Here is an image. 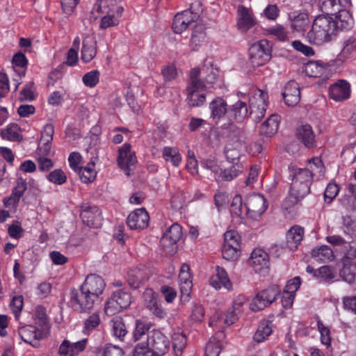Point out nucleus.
Masks as SVG:
<instances>
[{
	"mask_svg": "<svg viewBox=\"0 0 356 356\" xmlns=\"http://www.w3.org/2000/svg\"><path fill=\"white\" fill-rule=\"evenodd\" d=\"M270 48L268 41L261 40L252 45L249 50L250 63L253 67L264 65L270 58Z\"/></svg>",
	"mask_w": 356,
	"mask_h": 356,
	"instance_id": "6e6552de",
	"label": "nucleus"
},
{
	"mask_svg": "<svg viewBox=\"0 0 356 356\" xmlns=\"http://www.w3.org/2000/svg\"><path fill=\"white\" fill-rule=\"evenodd\" d=\"M224 239L225 245H230V246L241 248V237L238 233L234 230L227 231L224 234Z\"/></svg>",
	"mask_w": 356,
	"mask_h": 356,
	"instance_id": "4d7b16f0",
	"label": "nucleus"
},
{
	"mask_svg": "<svg viewBox=\"0 0 356 356\" xmlns=\"http://www.w3.org/2000/svg\"><path fill=\"white\" fill-rule=\"evenodd\" d=\"M80 216L83 223L89 227L97 228L102 225L101 212L95 206L84 209Z\"/></svg>",
	"mask_w": 356,
	"mask_h": 356,
	"instance_id": "6ab92c4d",
	"label": "nucleus"
},
{
	"mask_svg": "<svg viewBox=\"0 0 356 356\" xmlns=\"http://www.w3.org/2000/svg\"><path fill=\"white\" fill-rule=\"evenodd\" d=\"M339 191V187L337 184L334 183L328 184L324 192L325 201L327 203H330L337 195Z\"/></svg>",
	"mask_w": 356,
	"mask_h": 356,
	"instance_id": "e2e57ef3",
	"label": "nucleus"
},
{
	"mask_svg": "<svg viewBox=\"0 0 356 356\" xmlns=\"http://www.w3.org/2000/svg\"><path fill=\"white\" fill-rule=\"evenodd\" d=\"M297 136L305 147L310 148L315 145V135L309 124H303L298 127Z\"/></svg>",
	"mask_w": 356,
	"mask_h": 356,
	"instance_id": "c85d7f7f",
	"label": "nucleus"
},
{
	"mask_svg": "<svg viewBox=\"0 0 356 356\" xmlns=\"http://www.w3.org/2000/svg\"><path fill=\"white\" fill-rule=\"evenodd\" d=\"M350 2L348 0H320L319 6L325 15H334Z\"/></svg>",
	"mask_w": 356,
	"mask_h": 356,
	"instance_id": "4be33fe9",
	"label": "nucleus"
},
{
	"mask_svg": "<svg viewBox=\"0 0 356 356\" xmlns=\"http://www.w3.org/2000/svg\"><path fill=\"white\" fill-rule=\"evenodd\" d=\"M279 293L280 289L277 285L270 286L257 294L250 304V309L254 312L264 309L275 300Z\"/></svg>",
	"mask_w": 356,
	"mask_h": 356,
	"instance_id": "0eeeda50",
	"label": "nucleus"
},
{
	"mask_svg": "<svg viewBox=\"0 0 356 356\" xmlns=\"http://www.w3.org/2000/svg\"><path fill=\"white\" fill-rule=\"evenodd\" d=\"M101 323L100 316L98 312H94L88 316L83 323V332L85 334H90L96 330Z\"/></svg>",
	"mask_w": 356,
	"mask_h": 356,
	"instance_id": "ea45409f",
	"label": "nucleus"
},
{
	"mask_svg": "<svg viewBox=\"0 0 356 356\" xmlns=\"http://www.w3.org/2000/svg\"><path fill=\"white\" fill-rule=\"evenodd\" d=\"M315 277L320 282H327L334 278V273L330 266H323L315 271Z\"/></svg>",
	"mask_w": 356,
	"mask_h": 356,
	"instance_id": "603ef678",
	"label": "nucleus"
},
{
	"mask_svg": "<svg viewBox=\"0 0 356 356\" xmlns=\"http://www.w3.org/2000/svg\"><path fill=\"white\" fill-rule=\"evenodd\" d=\"M181 227L177 223H174L163 234L161 243L163 245H174L181 238Z\"/></svg>",
	"mask_w": 356,
	"mask_h": 356,
	"instance_id": "c756f323",
	"label": "nucleus"
},
{
	"mask_svg": "<svg viewBox=\"0 0 356 356\" xmlns=\"http://www.w3.org/2000/svg\"><path fill=\"white\" fill-rule=\"evenodd\" d=\"M237 319V313H234V310L228 309L224 314L213 316L209 321V325L223 328L225 326L234 323Z\"/></svg>",
	"mask_w": 356,
	"mask_h": 356,
	"instance_id": "412c9836",
	"label": "nucleus"
},
{
	"mask_svg": "<svg viewBox=\"0 0 356 356\" xmlns=\"http://www.w3.org/2000/svg\"><path fill=\"white\" fill-rule=\"evenodd\" d=\"M18 334L20 338L26 343L32 344L33 341L40 338L36 328L32 325H26L19 328Z\"/></svg>",
	"mask_w": 356,
	"mask_h": 356,
	"instance_id": "4c0bfd02",
	"label": "nucleus"
},
{
	"mask_svg": "<svg viewBox=\"0 0 356 356\" xmlns=\"http://www.w3.org/2000/svg\"><path fill=\"white\" fill-rule=\"evenodd\" d=\"M289 177L292 181L289 199L292 204H295L309 193L312 177L307 168H296L294 166H289Z\"/></svg>",
	"mask_w": 356,
	"mask_h": 356,
	"instance_id": "f03ea898",
	"label": "nucleus"
},
{
	"mask_svg": "<svg viewBox=\"0 0 356 356\" xmlns=\"http://www.w3.org/2000/svg\"><path fill=\"white\" fill-rule=\"evenodd\" d=\"M220 351V343L210 341L205 347V356H219Z\"/></svg>",
	"mask_w": 356,
	"mask_h": 356,
	"instance_id": "774afa93",
	"label": "nucleus"
},
{
	"mask_svg": "<svg viewBox=\"0 0 356 356\" xmlns=\"http://www.w3.org/2000/svg\"><path fill=\"white\" fill-rule=\"evenodd\" d=\"M211 284L216 289L224 286L228 290L232 289V284L225 270L220 266L216 267V275L211 278Z\"/></svg>",
	"mask_w": 356,
	"mask_h": 356,
	"instance_id": "bb28decb",
	"label": "nucleus"
},
{
	"mask_svg": "<svg viewBox=\"0 0 356 356\" xmlns=\"http://www.w3.org/2000/svg\"><path fill=\"white\" fill-rule=\"evenodd\" d=\"M149 327L141 320H136L133 332V340L136 342L145 338Z\"/></svg>",
	"mask_w": 356,
	"mask_h": 356,
	"instance_id": "864d4df0",
	"label": "nucleus"
},
{
	"mask_svg": "<svg viewBox=\"0 0 356 356\" xmlns=\"http://www.w3.org/2000/svg\"><path fill=\"white\" fill-rule=\"evenodd\" d=\"M97 54V41L92 35H87L83 40L81 60L85 63L91 61Z\"/></svg>",
	"mask_w": 356,
	"mask_h": 356,
	"instance_id": "aec40b11",
	"label": "nucleus"
},
{
	"mask_svg": "<svg viewBox=\"0 0 356 356\" xmlns=\"http://www.w3.org/2000/svg\"><path fill=\"white\" fill-rule=\"evenodd\" d=\"M280 117L277 115H271L260 127L259 133L268 137H271L277 131Z\"/></svg>",
	"mask_w": 356,
	"mask_h": 356,
	"instance_id": "7c9ffc66",
	"label": "nucleus"
},
{
	"mask_svg": "<svg viewBox=\"0 0 356 356\" xmlns=\"http://www.w3.org/2000/svg\"><path fill=\"white\" fill-rule=\"evenodd\" d=\"M312 257L317 261L325 263L331 261L334 258L332 250L326 245H323L313 249Z\"/></svg>",
	"mask_w": 356,
	"mask_h": 356,
	"instance_id": "473e14b6",
	"label": "nucleus"
},
{
	"mask_svg": "<svg viewBox=\"0 0 356 356\" xmlns=\"http://www.w3.org/2000/svg\"><path fill=\"white\" fill-rule=\"evenodd\" d=\"M304 229L300 226H293L286 233V247L291 251H294L302 240Z\"/></svg>",
	"mask_w": 356,
	"mask_h": 356,
	"instance_id": "a878e982",
	"label": "nucleus"
},
{
	"mask_svg": "<svg viewBox=\"0 0 356 356\" xmlns=\"http://www.w3.org/2000/svg\"><path fill=\"white\" fill-rule=\"evenodd\" d=\"M237 14L236 26L241 32L248 31L255 24V19L251 9L243 6H239L237 9Z\"/></svg>",
	"mask_w": 356,
	"mask_h": 356,
	"instance_id": "f3484780",
	"label": "nucleus"
},
{
	"mask_svg": "<svg viewBox=\"0 0 356 356\" xmlns=\"http://www.w3.org/2000/svg\"><path fill=\"white\" fill-rule=\"evenodd\" d=\"M179 280L182 295L189 296L192 289V280L190 273H179Z\"/></svg>",
	"mask_w": 356,
	"mask_h": 356,
	"instance_id": "09e8293b",
	"label": "nucleus"
},
{
	"mask_svg": "<svg viewBox=\"0 0 356 356\" xmlns=\"http://www.w3.org/2000/svg\"><path fill=\"white\" fill-rule=\"evenodd\" d=\"M241 166L233 165L220 171V177L222 180L229 181L236 178L242 172Z\"/></svg>",
	"mask_w": 356,
	"mask_h": 356,
	"instance_id": "bf43d9fd",
	"label": "nucleus"
},
{
	"mask_svg": "<svg viewBox=\"0 0 356 356\" xmlns=\"http://www.w3.org/2000/svg\"><path fill=\"white\" fill-rule=\"evenodd\" d=\"M148 346L156 355H163L170 346L169 339L161 331L152 330L147 337Z\"/></svg>",
	"mask_w": 356,
	"mask_h": 356,
	"instance_id": "9d476101",
	"label": "nucleus"
},
{
	"mask_svg": "<svg viewBox=\"0 0 356 356\" xmlns=\"http://www.w3.org/2000/svg\"><path fill=\"white\" fill-rule=\"evenodd\" d=\"M272 332L271 323L268 321H263L260 323L253 339L257 343H261L272 334Z\"/></svg>",
	"mask_w": 356,
	"mask_h": 356,
	"instance_id": "58836bf2",
	"label": "nucleus"
},
{
	"mask_svg": "<svg viewBox=\"0 0 356 356\" xmlns=\"http://www.w3.org/2000/svg\"><path fill=\"white\" fill-rule=\"evenodd\" d=\"M2 138L10 141H17L22 139L20 129L17 124H10L1 132Z\"/></svg>",
	"mask_w": 356,
	"mask_h": 356,
	"instance_id": "de8ad7c7",
	"label": "nucleus"
},
{
	"mask_svg": "<svg viewBox=\"0 0 356 356\" xmlns=\"http://www.w3.org/2000/svg\"><path fill=\"white\" fill-rule=\"evenodd\" d=\"M81 286L86 290L88 293L92 294L98 299L104 291L106 283L101 276L96 274H90L86 277Z\"/></svg>",
	"mask_w": 356,
	"mask_h": 356,
	"instance_id": "ddd939ff",
	"label": "nucleus"
},
{
	"mask_svg": "<svg viewBox=\"0 0 356 356\" xmlns=\"http://www.w3.org/2000/svg\"><path fill=\"white\" fill-rule=\"evenodd\" d=\"M124 353L122 348L117 346L106 344L104 347L99 349L98 356H123Z\"/></svg>",
	"mask_w": 356,
	"mask_h": 356,
	"instance_id": "6e6d98bb",
	"label": "nucleus"
},
{
	"mask_svg": "<svg viewBox=\"0 0 356 356\" xmlns=\"http://www.w3.org/2000/svg\"><path fill=\"white\" fill-rule=\"evenodd\" d=\"M350 95V86L346 80H339L329 87V97L336 102L348 99Z\"/></svg>",
	"mask_w": 356,
	"mask_h": 356,
	"instance_id": "4468645a",
	"label": "nucleus"
},
{
	"mask_svg": "<svg viewBox=\"0 0 356 356\" xmlns=\"http://www.w3.org/2000/svg\"><path fill=\"white\" fill-rule=\"evenodd\" d=\"M334 19L331 16L319 15L313 21L307 38L309 43L321 46L330 42L337 35Z\"/></svg>",
	"mask_w": 356,
	"mask_h": 356,
	"instance_id": "f257e3e1",
	"label": "nucleus"
},
{
	"mask_svg": "<svg viewBox=\"0 0 356 356\" xmlns=\"http://www.w3.org/2000/svg\"><path fill=\"white\" fill-rule=\"evenodd\" d=\"M355 259H356V246L349 244L348 247L344 250L342 258L343 263L349 264Z\"/></svg>",
	"mask_w": 356,
	"mask_h": 356,
	"instance_id": "338daca9",
	"label": "nucleus"
},
{
	"mask_svg": "<svg viewBox=\"0 0 356 356\" xmlns=\"http://www.w3.org/2000/svg\"><path fill=\"white\" fill-rule=\"evenodd\" d=\"M199 68H193L191 71L190 80L186 88V102L189 107H198L205 102L204 89L205 83L200 79Z\"/></svg>",
	"mask_w": 356,
	"mask_h": 356,
	"instance_id": "7ed1b4c3",
	"label": "nucleus"
},
{
	"mask_svg": "<svg viewBox=\"0 0 356 356\" xmlns=\"http://www.w3.org/2000/svg\"><path fill=\"white\" fill-rule=\"evenodd\" d=\"M145 268H136L129 271L127 277L129 286L133 289H138L148 279Z\"/></svg>",
	"mask_w": 356,
	"mask_h": 356,
	"instance_id": "393cba45",
	"label": "nucleus"
},
{
	"mask_svg": "<svg viewBox=\"0 0 356 356\" xmlns=\"http://www.w3.org/2000/svg\"><path fill=\"white\" fill-rule=\"evenodd\" d=\"M118 165L126 171L127 175H129L130 167L137 162L135 152L131 150V146L129 143H124L118 149L117 158Z\"/></svg>",
	"mask_w": 356,
	"mask_h": 356,
	"instance_id": "9b49d317",
	"label": "nucleus"
},
{
	"mask_svg": "<svg viewBox=\"0 0 356 356\" xmlns=\"http://www.w3.org/2000/svg\"><path fill=\"white\" fill-rule=\"evenodd\" d=\"M123 10L122 7H117L115 13L103 15L99 28L101 29H106L109 27L117 26L119 24V19L121 17Z\"/></svg>",
	"mask_w": 356,
	"mask_h": 356,
	"instance_id": "f704fd0d",
	"label": "nucleus"
},
{
	"mask_svg": "<svg viewBox=\"0 0 356 356\" xmlns=\"http://www.w3.org/2000/svg\"><path fill=\"white\" fill-rule=\"evenodd\" d=\"M120 7L117 5L115 0H98L93 6L91 13L95 12L101 15H106L115 13L116 8Z\"/></svg>",
	"mask_w": 356,
	"mask_h": 356,
	"instance_id": "72a5a7b5",
	"label": "nucleus"
},
{
	"mask_svg": "<svg viewBox=\"0 0 356 356\" xmlns=\"http://www.w3.org/2000/svg\"><path fill=\"white\" fill-rule=\"evenodd\" d=\"M268 95L258 88L252 90L249 99L250 115L255 122H259L265 115L268 106Z\"/></svg>",
	"mask_w": 356,
	"mask_h": 356,
	"instance_id": "39448f33",
	"label": "nucleus"
},
{
	"mask_svg": "<svg viewBox=\"0 0 356 356\" xmlns=\"http://www.w3.org/2000/svg\"><path fill=\"white\" fill-rule=\"evenodd\" d=\"M47 180L56 185H62L67 181V176L61 169H56L46 176Z\"/></svg>",
	"mask_w": 356,
	"mask_h": 356,
	"instance_id": "3c124183",
	"label": "nucleus"
},
{
	"mask_svg": "<svg viewBox=\"0 0 356 356\" xmlns=\"http://www.w3.org/2000/svg\"><path fill=\"white\" fill-rule=\"evenodd\" d=\"M98 299L81 286L79 290L71 291L70 304L74 310L84 313L90 311Z\"/></svg>",
	"mask_w": 356,
	"mask_h": 356,
	"instance_id": "423d86ee",
	"label": "nucleus"
},
{
	"mask_svg": "<svg viewBox=\"0 0 356 356\" xmlns=\"http://www.w3.org/2000/svg\"><path fill=\"white\" fill-rule=\"evenodd\" d=\"M232 112L233 113L235 119L237 121L241 122L248 117V108L245 102L238 101L232 106Z\"/></svg>",
	"mask_w": 356,
	"mask_h": 356,
	"instance_id": "49530a36",
	"label": "nucleus"
},
{
	"mask_svg": "<svg viewBox=\"0 0 356 356\" xmlns=\"http://www.w3.org/2000/svg\"><path fill=\"white\" fill-rule=\"evenodd\" d=\"M250 264L254 270L263 275L268 273L269 269V257L268 254L261 249H255L252 251Z\"/></svg>",
	"mask_w": 356,
	"mask_h": 356,
	"instance_id": "f8f14e48",
	"label": "nucleus"
},
{
	"mask_svg": "<svg viewBox=\"0 0 356 356\" xmlns=\"http://www.w3.org/2000/svg\"><path fill=\"white\" fill-rule=\"evenodd\" d=\"M95 162L90 161L85 167H80L78 172L81 180L83 183H88L93 181L96 177V171L95 170Z\"/></svg>",
	"mask_w": 356,
	"mask_h": 356,
	"instance_id": "79ce46f5",
	"label": "nucleus"
},
{
	"mask_svg": "<svg viewBox=\"0 0 356 356\" xmlns=\"http://www.w3.org/2000/svg\"><path fill=\"white\" fill-rule=\"evenodd\" d=\"M191 22V13L187 10L183 11L174 17L172 29L175 33H181L188 28Z\"/></svg>",
	"mask_w": 356,
	"mask_h": 356,
	"instance_id": "cd10ccee",
	"label": "nucleus"
},
{
	"mask_svg": "<svg viewBox=\"0 0 356 356\" xmlns=\"http://www.w3.org/2000/svg\"><path fill=\"white\" fill-rule=\"evenodd\" d=\"M222 254L224 259L228 261L236 260L240 256V249L230 246V245H223Z\"/></svg>",
	"mask_w": 356,
	"mask_h": 356,
	"instance_id": "052dcab7",
	"label": "nucleus"
},
{
	"mask_svg": "<svg viewBox=\"0 0 356 356\" xmlns=\"http://www.w3.org/2000/svg\"><path fill=\"white\" fill-rule=\"evenodd\" d=\"M209 108L211 111L212 119L218 122L227 113V103L223 99L218 97L210 103Z\"/></svg>",
	"mask_w": 356,
	"mask_h": 356,
	"instance_id": "2f4dec72",
	"label": "nucleus"
},
{
	"mask_svg": "<svg viewBox=\"0 0 356 356\" xmlns=\"http://www.w3.org/2000/svg\"><path fill=\"white\" fill-rule=\"evenodd\" d=\"M163 157L166 161H170L173 165L177 167L179 165L181 157L178 151L175 147H165L163 149Z\"/></svg>",
	"mask_w": 356,
	"mask_h": 356,
	"instance_id": "c03bdc74",
	"label": "nucleus"
},
{
	"mask_svg": "<svg viewBox=\"0 0 356 356\" xmlns=\"http://www.w3.org/2000/svg\"><path fill=\"white\" fill-rule=\"evenodd\" d=\"M186 344V337L180 333L174 334L172 336V346L176 352L181 353Z\"/></svg>",
	"mask_w": 356,
	"mask_h": 356,
	"instance_id": "0e129e2a",
	"label": "nucleus"
},
{
	"mask_svg": "<svg viewBox=\"0 0 356 356\" xmlns=\"http://www.w3.org/2000/svg\"><path fill=\"white\" fill-rule=\"evenodd\" d=\"M131 303V294L124 289H119L113 291L108 298L105 303L104 311L106 315L113 316L129 307Z\"/></svg>",
	"mask_w": 356,
	"mask_h": 356,
	"instance_id": "20e7f679",
	"label": "nucleus"
},
{
	"mask_svg": "<svg viewBox=\"0 0 356 356\" xmlns=\"http://www.w3.org/2000/svg\"><path fill=\"white\" fill-rule=\"evenodd\" d=\"M334 22L337 32L338 29L341 31L350 29L354 24L352 15L345 8H342L335 15Z\"/></svg>",
	"mask_w": 356,
	"mask_h": 356,
	"instance_id": "b1692460",
	"label": "nucleus"
},
{
	"mask_svg": "<svg viewBox=\"0 0 356 356\" xmlns=\"http://www.w3.org/2000/svg\"><path fill=\"white\" fill-rule=\"evenodd\" d=\"M290 27L293 31H304L309 24V15L306 13L293 12L289 14Z\"/></svg>",
	"mask_w": 356,
	"mask_h": 356,
	"instance_id": "5701e85b",
	"label": "nucleus"
},
{
	"mask_svg": "<svg viewBox=\"0 0 356 356\" xmlns=\"http://www.w3.org/2000/svg\"><path fill=\"white\" fill-rule=\"evenodd\" d=\"M200 76L203 75L204 81L207 83H213L218 76V70L215 68L211 62H205L201 69Z\"/></svg>",
	"mask_w": 356,
	"mask_h": 356,
	"instance_id": "a19ab883",
	"label": "nucleus"
},
{
	"mask_svg": "<svg viewBox=\"0 0 356 356\" xmlns=\"http://www.w3.org/2000/svg\"><path fill=\"white\" fill-rule=\"evenodd\" d=\"M282 96L285 104L289 106H295L300 100L299 85L294 81H289L284 86Z\"/></svg>",
	"mask_w": 356,
	"mask_h": 356,
	"instance_id": "a211bd4d",
	"label": "nucleus"
},
{
	"mask_svg": "<svg viewBox=\"0 0 356 356\" xmlns=\"http://www.w3.org/2000/svg\"><path fill=\"white\" fill-rule=\"evenodd\" d=\"M35 83L33 81H30L27 83L23 90L19 93V99L23 101H29L31 102L34 99L35 95H34V88Z\"/></svg>",
	"mask_w": 356,
	"mask_h": 356,
	"instance_id": "680f3d73",
	"label": "nucleus"
},
{
	"mask_svg": "<svg viewBox=\"0 0 356 356\" xmlns=\"http://www.w3.org/2000/svg\"><path fill=\"white\" fill-rule=\"evenodd\" d=\"M54 133V126L51 124H46L41 132L40 143H51Z\"/></svg>",
	"mask_w": 356,
	"mask_h": 356,
	"instance_id": "69168bd1",
	"label": "nucleus"
},
{
	"mask_svg": "<svg viewBox=\"0 0 356 356\" xmlns=\"http://www.w3.org/2000/svg\"><path fill=\"white\" fill-rule=\"evenodd\" d=\"M307 170H309L312 179L316 177L320 179L323 177L325 173V167L321 159L314 157L308 161Z\"/></svg>",
	"mask_w": 356,
	"mask_h": 356,
	"instance_id": "e433bc0d",
	"label": "nucleus"
},
{
	"mask_svg": "<svg viewBox=\"0 0 356 356\" xmlns=\"http://www.w3.org/2000/svg\"><path fill=\"white\" fill-rule=\"evenodd\" d=\"M245 206L248 216L254 220L259 218L268 208L266 198L258 193L249 195L246 198Z\"/></svg>",
	"mask_w": 356,
	"mask_h": 356,
	"instance_id": "1a4fd4ad",
	"label": "nucleus"
},
{
	"mask_svg": "<svg viewBox=\"0 0 356 356\" xmlns=\"http://www.w3.org/2000/svg\"><path fill=\"white\" fill-rule=\"evenodd\" d=\"M144 302L145 307L150 310L154 306H156L160 302L159 300L158 294L152 289H146L143 293Z\"/></svg>",
	"mask_w": 356,
	"mask_h": 356,
	"instance_id": "5fc2aeb1",
	"label": "nucleus"
},
{
	"mask_svg": "<svg viewBox=\"0 0 356 356\" xmlns=\"http://www.w3.org/2000/svg\"><path fill=\"white\" fill-rule=\"evenodd\" d=\"M88 343L87 339L72 343L65 339L59 346L58 353L60 356H76L83 351Z\"/></svg>",
	"mask_w": 356,
	"mask_h": 356,
	"instance_id": "dca6fc26",
	"label": "nucleus"
},
{
	"mask_svg": "<svg viewBox=\"0 0 356 356\" xmlns=\"http://www.w3.org/2000/svg\"><path fill=\"white\" fill-rule=\"evenodd\" d=\"M325 70V67L318 62H309L305 69L306 74L311 77H320Z\"/></svg>",
	"mask_w": 356,
	"mask_h": 356,
	"instance_id": "8fccbe9b",
	"label": "nucleus"
},
{
	"mask_svg": "<svg viewBox=\"0 0 356 356\" xmlns=\"http://www.w3.org/2000/svg\"><path fill=\"white\" fill-rule=\"evenodd\" d=\"M110 323L113 336L120 341H124L128 331L122 318L119 316L115 317Z\"/></svg>",
	"mask_w": 356,
	"mask_h": 356,
	"instance_id": "c9c22d12",
	"label": "nucleus"
},
{
	"mask_svg": "<svg viewBox=\"0 0 356 356\" xmlns=\"http://www.w3.org/2000/svg\"><path fill=\"white\" fill-rule=\"evenodd\" d=\"M341 229L345 235L348 236L352 240H356V222L350 216L342 218Z\"/></svg>",
	"mask_w": 356,
	"mask_h": 356,
	"instance_id": "a18cd8bd",
	"label": "nucleus"
},
{
	"mask_svg": "<svg viewBox=\"0 0 356 356\" xmlns=\"http://www.w3.org/2000/svg\"><path fill=\"white\" fill-rule=\"evenodd\" d=\"M99 76V71L94 70L85 74L82 77V81L86 86L93 88L98 83Z\"/></svg>",
	"mask_w": 356,
	"mask_h": 356,
	"instance_id": "13d9d810",
	"label": "nucleus"
},
{
	"mask_svg": "<svg viewBox=\"0 0 356 356\" xmlns=\"http://www.w3.org/2000/svg\"><path fill=\"white\" fill-rule=\"evenodd\" d=\"M149 216L147 211L142 208L131 212L127 217V225L131 229H143L149 225Z\"/></svg>",
	"mask_w": 356,
	"mask_h": 356,
	"instance_id": "2eb2a0df",
	"label": "nucleus"
},
{
	"mask_svg": "<svg viewBox=\"0 0 356 356\" xmlns=\"http://www.w3.org/2000/svg\"><path fill=\"white\" fill-rule=\"evenodd\" d=\"M340 56L344 58L356 56V35L350 36L344 42Z\"/></svg>",
	"mask_w": 356,
	"mask_h": 356,
	"instance_id": "37998d69",
	"label": "nucleus"
}]
</instances>
